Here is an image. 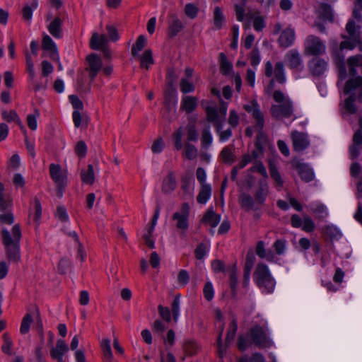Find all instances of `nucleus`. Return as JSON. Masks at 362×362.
Returning <instances> with one entry per match:
<instances>
[{
  "label": "nucleus",
  "mask_w": 362,
  "mask_h": 362,
  "mask_svg": "<svg viewBox=\"0 0 362 362\" xmlns=\"http://www.w3.org/2000/svg\"><path fill=\"white\" fill-rule=\"evenodd\" d=\"M1 234L7 259L11 262L18 264L21 260L20 240L21 230L19 225L16 224L13 226L11 234L6 228H2Z\"/></svg>",
  "instance_id": "nucleus-1"
},
{
  "label": "nucleus",
  "mask_w": 362,
  "mask_h": 362,
  "mask_svg": "<svg viewBox=\"0 0 362 362\" xmlns=\"http://www.w3.org/2000/svg\"><path fill=\"white\" fill-rule=\"evenodd\" d=\"M272 96L278 104L272 105L270 107L272 116L276 119L291 117L293 115V105L290 98L279 90H274Z\"/></svg>",
  "instance_id": "nucleus-2"
},
{
  "label": "nucleus",
  "mask_w": 362,
  "mask_h": 362,
  "mask_svg": "<svg viewBox=\"0 0 362 362\" xmlns=\"http://www.w3.org/2000/svg\"><path fill=\"white\" fill-rule=\"evenodd\" d=\"M254 281L259 288L264 289L267 293L274 291L275 281L265 264H257L254 272Z\"/></svg>",
  "instance_id": "nucleus-3"
},
{
  "label": "nucleus",
  "mask_w": 362,
  "mask_h": 362,
  "mask_svg": "<svg viewBox=\"0 0 362 362\" xmlns=\"http://www.w3.org/2000/svg\"><path fill=\"white\" fill-rule=\"evenodd\" d=\"M228 108V103L221 100L219 108L208 106L205 108L206 119L214 124L216 132L219 134L222 132L223 123L226 118Z\"/></svg>",
  "instance_id": "nucleus-4"
},
{
  "label": "nucleus",
  "mask_w": 362,
  "mask_h": 362,
  "mask_svg": "<svg viewBox=\"0 0 362 362\" xmlns=\"http://www.w3.org/2000/svg\"><path fill=\"white\" fill-rule=\"evenodd\" d=\"M190 208L187 203H183L180 209L172 216L175 226L181 234H184L189 228V217Z\"/></svg>",
  "instance_id": "nucleus-5"
},
{
  "label": "nucleus",
  "mask_w": 362,
  "mask_h": 362,
  "mask_svg": "<svg viewBox=\"0 0 362 362\" xmlns=\"http://www.w3.org/2000/svg\"><path fill=\"white\" fill-rule=\"evenodd\" d=\"M326 47L323 41L317 36L308 35L304 43V52L305 54L317 56L325 52Z\"/></svg>",
  "instance_id": "nucleus-6"
},
{
  "label": "nucleus",
  "mask_w": 362,
  "mask_h": 362,
  "mask_svg": "<svg viewBox=\"0 0 362 362\" xmlns=\"http://www.w3.org/2000/svg\"><path fill=\"white\" fill-rule=\"evenodd\" d=\"M250 339L254 344L259 348H267L272 345L265 328L255 325L250 329Z\"/></svg>",
  "instance_id": "nucleus-7"
},
{
  "label": "nucleus",
  "mask_w": 362,
  "mask_h": 362,
  "mask_svg": "<svg viewBox=\"0 0 362 362\" xmlns=\"http://www.w3.org/2000/svg\"><path fill=\"white\" fill-rule=\"evenodd\" d=\"M264 74L267 77H272L274 75L276 81L281 84L284 83L286 80L284 66L281 62H276L274 66L271 62H267L264 66Z\"/></svg>",
  "instance_id": "nucleus-8"
},
{
  "label": "nucleus",
  "mask_w": 362,
  "mask_h": 362,
  "mask_svg": "<svg viewBox=\"0 0 362 362\" xmlns=\"http://www.w3.org/2000/svg\"><path fill=\"white\" fill-rule=\"evenodd\" d=\"M86 70L88 72L90 81H93L98 71L102 69L103 62L100 57L95 53H92L86 57Z\"/></svg>",
  "instance_id": "nucleus-9"
},
{
  "label": "nucleus",
  "mask_w": 362,
  "mask_h": 362,
  "mask_svg": "<svg viewBox=\"0 0 362 362\" xmlns=\"http://www.w3.org/2000/svg\"><path fill=\"white\" fill-rule=\"evenodd\" d=\"M244 109L252 114L253 119L256 122V127L261 132L264 125V115L261 111L259 106L256 100L251 101L249 104L244 105Z\"/></svg>",
  "instance_id": "nucleus-10"
},
{
  "label": "nucleus",
  "mask_w": 362,
  "mask_h": 362,
  "mask_svg": "<svg viewBox=\"0 0 362 362\" xmlns=\"http://www.w3.org/2000/svg\"><path fill=\"white\" fill-rule=\"evenodd\" d=\"M49 175L55 185H67V173L59 165L51 163L49 166Z\"/></svg>",
  "instance_id": "nucleus-11"
},
{
  "label": "nucleus",
  "mask_w": 362,
  "mask_h": 362,
  "mask_svg": "<svg viewBox=\"0 0 362 362\" xmlns=\"http://www.w3.org/2000/svg\"><path fill=\"white\" fill-rule=\"evenodd\" d=\"M291 136L293 148L295 151H303L310 145V141L305 133L293 131L291 132Z\"/></svg>",
  "instance_id": "nucleus-12"
},
{
  "label": "nucleus",
  "mask_w": 362,
  "mask_h": 362,
  "mask_svg": "<svg viewBox=\"0 0 362 362\" xmlns=\"http://www.w3.org/2000/svg\"><path fill=\"white\" fill-rule=\"evenodd\" d=\"M285 61L288 66L293 70L300 71L303 68V62L298 50L291 49L285 55Z\"/></svg>",
  "instance_id": "nucleus-13"
},
{
  "label": "nucleus",
  "mask_w": 362,
  "mask_h": 362,
  "mask_svg": "<svg viewBox=\"0 0 362 362\" xmlns=\"http://www.w3.org/2000/svg\"><path fill=\"white\" fill-rule=\"evenodd\" d=\"M69 348L63 339H58L55 347L50 350V356L57 362H64L63 356L68 351Z\"/></svg>",
  "instance_id": "nucleus-14"
},
{
  "label": "nucleus",
  "mask_w": 362,
  "mask_h": 362,
  "mask_svg": "<svg viewBox=\"0 0 362 362\" xmlns=\"http://www.w3.org/2000/svg\"><path fill=\"white\" fill-rule=\"evenodd\" d=\"M308 67L313 76H320L325 71L327 62L320 58H313L309 62Z\"/></svg>",
  "instance_id": "nucleus-15"
},
{
  "label": "nucleus",
  "mask_w": 362,
  "mask_h": 362,
  "mask_svg": "<svg viewBox=\"0 0 362 362\" xmlns=\"http://www.w3.org/2000/svg\"><path fill=\"white\" fill-rule=\"evenodd\" d=\"M349 73L353 78L358 75V72L362 71V55H356L351 57L347 60Z\"/></svg>",
  "instance_id": "nucleus-16"
},
{
  "label": "nucleus",
  "mask_w": 362,
  "mask_h": 362,
  "mask_svg": "<svg viewBox=\"0 0 362 362\" xmlns=\"http://www.w3.org/2000/svg\"><path fill=\"white\" fill-rule=\"evenodd\" d=\"M42 47L44 50L50 52V58L54 61H59L57 48L52 39L47 34L43 35Z\"/></svg>",
  "instance_id": "nucleus-17"
},
{
  "label": "nucleus",
  "mask_w": 362,
  "mask_h": 362,
  "mask_svg": "<svg viewBox=\"0 0 362 362\" xmlns=\"http://www.w3.org/2000/svg\"><path fill=\"white\" fill-rule=\"evenodd\" d=\"M108 40L105 35L93 33L90 40V47L94 50L103 49L107 44Z\"/></svg>",
  "instance_id": "nucleus-18"
},
{
  "label": "nucleus",
  "mask_w": 362,
  "mask_h": 362,
  "mask_svg": "<svg viewBox=\"0 0 362 362\" xmlns=\"http://www.w3.org/2000/svg\"><path fill=\"white\" fill-rule=\"evenodd\" d=\"M63 21L59 17L54 18L47 25L49 33L55 38L60 39L63 36Z\"/></svg>",
  "instance_id": "nucleus-19"
},
{
  "label": "nucleus",
  "mask_w": 362,
  "mask_h": 362,
  "mask_svg": "<svg viewBox=\"0 0 362 362\" xmlns=\"http://www.w3.org/2000/svg\"><path fill=\"white\" fill-rule=\"evenodd\" d=\"M296 168L298 170V174L303 181L308 182L314 179V173L308 165L298 162L296 165Z\"/></svg>",
  "instance_id": "nucleus-20"
},
{
  "label": "nucleus",
  "mask_w": 362,
  "mask_h": 362,
  "mask_svg": "<svg viewBox=\"0 0 362 362\" xmlns=\"http://www.w3.org/2000/svg\"><path fill=\"white\" fill-rule=\"evenodd\" d=\"M198 99L194 96H185L182 99L180 109L185 111L187 113H191L197 107Z\"/></svg>",
  "instance_id": "nucleus-21"
},
{
  "label": "nucleus",
  "mask_w": 362,
  "mask_h": 362,
  "mask_svg": "<svg viewBox=\"0 0 362 362\" xmlns=\"http://www.w3.org/2000/svg\"><path fill=\"white\" fill-rule=\"evenodd\" d=\"M177 187L175 177L173 172H170L166 177L163 179L162 184V192L164 194L172 193Z\"/></svg>",
  "instance_id": "nucleus-22"
},
{
  "label": "nucleus",
  "mask_w": 362,
  "mask_h": 362,
  "mask_svg": "<svg viewBox=\"0 0 362 362\" xmlns=\"http://www.w3.org/2000/svg\"><path fill=\"white\" fill-rule=\"evenodd\" d=\"M294 40V30L291 28H286L281 33L279 39V42L281 47H288L293 44Z\"/></svg>",
  "instance_id": "nucleus-23"
},
{
  "label": "nucleus",
  "mask_w": 362,
  "mask_h": 362,
  "mask_svg": "<svg viewBox=\"0 0 362 362\" xmlns=\"http://www.w3.org/2000/svg\"><path fill=\"white\" fill-rule=\"evenodd\" d=\"M202 222L212 228L216 227L221 221V216L216 214L211 209H208L202 218Z\"/></svg>",
  "instance_id": "nucleus-24"
},
{
  "label": "nucleus",
  "mask_w": 362,
  "mask_h": 362,
  "mask_svg": "<svg viewBox=\"0 0 362 362\" xmlns=\"http://www.w3.org/2000/svg\"><path fill=\"white\" fill-rule=\"evenodd\" d=\"M2 117L4 119H5L8 122H14L16 123L18 127H20L21 130L23 132V134H25V127L23 124L22 122L21 121L18 114L14 110H11L9 112L8 111H3L2 113Z\"/></svg>",
  "instance_id": "nucleus-25"
},
{
  "label": "nucleus",
  "mask_w": 362,
  "mask_h": 362,
  "mask_svg": "<svg viewBox=\"0 0 362 362\" xmlns=\"http://www.w3.org/2000/svg\"><path fill=\"white\" fill-rule=\"evenodd\" d=\"M4 185L0 182V211H5L12 206V199L8 194L4 193Z\"/></svg>",
  "instance_id": "nucleus-26"
},
{
  "label": "nucleus",
  "mask_w": 362,
  "mask_h": 362,
  "mask_svg": "<svg viewBox=\"0 0 362 362\" xmlns=\"http://www.w3.org/2000/svg\"><path fill=\"white\" fill-rule=\"evenodd\" d=\"M246 17L250 20L253 19V28L256 31H262L265 27L264 18L257 15L255 12L248 11L246 13Z\"/></svg>",
  "instance_id": "nucleus-27"
},
{
  "label": "nucleus",
  "mask_w": 362,
  "mask_h": 362,
  "mask_svg": "<svg viewBox=\"0 0 362 362\" xmlns=\"http://www.w3.org/2000/svg\"><path fill=\"white\" fill-rule=\"evenodd\" d=\"M182 349L185 356H192L197 354L199 350V346L195 341L187 339L185 341L182 345Z\"/></svg>",
  "instance_id": "nucleus-28"
},
{
  "label": "nucleus",
  "mask_w": 362,
  "mask_h": 362,
  "mask_svg": "<svg viewBox=\"0 0 362 362\" xmlns=\"http://www.w3.org/2000/svg\"><path fill=\"white\" fill-rule=\"evenodd\" d=\"M269 173L271 177L275 182V187L278 191L281 190L284 185V180H282L276 165L272 163H269Z\"/></svg>",
  "instance_id": "nucleus-29"
},
{
  "label": "nucleus",
  "mask_w": 362,
  "mask_h": 362,
  "mask_svg": "<svg viewBox=\"0 0 362 362\" xmlns=\"http://www.w3.org/2000/svg\"><path fill=\"white\" fill-rule=\"evenodd\" d=\"M81 180L83 183L92 185L95 182V174L93 166L91 164L88 165L87 170H82L81 172Z\"/></svg>",
  "instance_id": "nucleus-30"
},
{
  "label": "nucleus",
  "mask_w": 362,
  "mask_h": 362,
  "mask_svg": "<svg viewBox=\"0 0 362 362\" xmlns=\"http://www.w3.org/2000/svg\"><path fill=\"white\" fill-rule=\"evenodd\" d=\"M268 193V186L265 181H260L259 188L257 190L255 198L257 202L262 204L264 203Z\"/></svg>",
  "instance_id": "nucleus-31"
},
{
  "label": "nucleus",
  "mask_w": 362,
  "mask_h": 362,
  "mask_svg": "<svg viewBox=\"0 0 362 362\" xmlns=\"http://www.w3.org/2000/svg\"><path fill=\"white\" fill-rule=\"evenodd\" d=\"M100 346L103 350L104 362H113V354L110 346V341L108 339H104L100 342Z\"/></svg>",
  "instance_id": "nucleus-32"
},
{
  "label": "nucleus",
  "mask_w": 362,
  "mask_h": 362,
  "mask_svg": "<svg viewBox=\"0 0 362 362\" xmlns=\"http://www.w3.org/2000/svg\"><path fill=\"white\" fill-rule=\"evenodd\" d=\"M319 17L325 21L332 22L334 16L331 6L326 4H322L318 9Z\"/></svg>",
  "instance_id": "nucleus-33"
},
{
  "label": "nucleus",
  "mask_w": 362,
  "mask_h": 362,
  "mask_svg": "<svg viewBox=\"0 0 362 362\" xmlns=\"http://www.w3.org/2000/svg\"><path fill=\"white\" fill-rule=\"evenodd\" d=\"M211 194V188L209 185L203 184L201 187L197 200L198 203L204 204L210 198Z\"/></svg>",
  "instance_id": "nucleus-34"
},
{
  "label": "nucleus",
  "mask_w": 362,
  "mask_h": 362,
  "mask_svg": "<svg viewBox=\"0 0 362 362\" xmlns=\"http://www.w3.org/2000/svg\"><path fill=\"white\" fill-rule=\"evenodd\" d=\"M147 42L146 38L144 35H139L132 48V55L134 57L139 56V52L141 51L146 46Z\"/></svg>",
  "instance_id": "nucleus-35"
},
{
  "label": "nucleus",
  "mask_w": 362,
  "mask_h": 362,
  "mask_svg": "<svg viewBox=\"0 0 362 362\" xmlns=\"http://www.w3.org/2000/svg\"><path fill=\"white\" fill-rule=\"evenodd\" d=\"M197 148L189 142H187L184 145L183 156L188 160H194L197 157Z\"/></svg>",
  "instance_id": "nucleus-36"
},
{
  "label": "nucleus",
  "mask_w": 362,
  "mask_h": 362,
  "mask_svg": "<svg viewBox=\"0 0 362 362\" xmlns=\"http://www.w3.org/2000/svg\"><path fill=\"white\" fill-rule=\"evenodd\" d=\"M153 54L151 49H146L140 57L141 67L148 69L149 66L154 63Z\"/></svg>",
  "instance_id": "nucleus-37"
},
{
  "label": "nucleus",
  "mask_w": 362,
  "mask_h": 362,
  "mask_svg": "<svg viewBox=\"0 0 362 362\" xmlns=\"http://www.w3.org/2000/svg\"><path fill=\"white\" fill-rule=\"evenodd\" d=\"M240 206L245 210H250L254 205V201L252 197L247 194L243 193L239 197Z\"/></svg>",
  "instance_id": "nucleus-38"
},
{
  "label": "nucleus",
  "mask_w": 362,
  "mask_h": 362,
  "mask_svg": "<svg viewBox=\"0 0 362 362\" xmlns=\"http://www.w3.org/2000/svg\"><path fill=\"white\" fill-rule=\"evenodd\" d=\"M154 231V228L152 227H147L145 229L144 233L143 234L142 238L144 240L147 247L150 249H153L155 247V242L153 239V233Z\"/></svg>",
  "instance_id": "nucleus-39"
},
{
  "label": "nucleus",
  "mask_w": 362,
  "mask_h": 362,
  "mask_svg": "<svg viewBox=\"0 0 362 362\" xmlns=\"http://www.w3.org/2000/svg\"><path fill=\"white\" fill-rule=\"evenodd\" d=\"M219 57L221 72L225 75H227L232 69V64L228 61L227 57L224 53H220Z\"/></svg>",
  "instance_id": "nucleus-40"
},
{
  "label": "nucleus",
  "mask_w": 362,
  "mask_h": 362,
  "mask_svg": "<svg viewBox=\"0 0 362 362\" xmlns=\"http://www.w3.org/2000/svg\"><path fill=\"white\" fill-rule=\"evenodd\" d=\"M37 6V1H34L31 6H29V5H25L23 8V11H22V15H23V19L28 22L29 23H30L31 20H32V17H33V9H35Z\"/></svg>",
  "instance_id": "nucleus-41"
},
{
  "label": "nucleus",
  "mask_w": 362,
  "mask_h": 362,
  "mask_svg": "<svg viewBox=\"0 0 362 362\" xmlns=\"http://www.w3.org/2000/svg\"><path fill=\"white\" fill-rule=\"evenodd\" d=\"M212 136L209 130V127L203 129L202 132L201 143L202 148L207 149L212 143Z\"/></svg>",
  "instance_id": "nucleus-42"
},
{
  "label": "nucleus",
  "mask_w": 362,
  "mask_h": 362,
  "mask_svg": "<svg viewBox=\"0 0 362 362\" xmlns=\"http://www.w3.org/2000/svg\"><path fill=\"white\" fill-rule=\"evenodd\" d=\"M220 156L224 163L228 164L233 163L235 160V156L233 153L232 148L229 146H226L223 148Z\"/></svg>",
  "instance_id": "nucleus-43"
},
{
  "label": "nucleus",
  "mask_w": 362,
  "mask_h": 362,
  "mask_svg": "<svg viewBox=\"0 0 362 362\" xmlns=\"http://www.w3.org/2000/svg\"><path fill=\"white\" fill-rule=\"evenodd\" d=\"M33 321V317L30 313H27L23 318L21 327L20 332L22 334H27L30 330V327L31 323Z\"/></svg>",
  "instance_id": "nucleus-44"
},
{
  "label": "nucleus",
  "mask_w": 362,
  "mask_h": 362,
  "mask_svg": "<svg viewBox=\"0 0 362 362\" xmlns=\"http://www.w3.org/2000/svg\"><path fill=\"white\" fill-rule=\"evenodd\" d=\"M238 329L237 322L235 319L229 325V328L227 332V336L226 338V344H229L233 340L236 331Z\"/></svg>",
  "instance_id": "nucleus-45"
},
{
  "label": "nucleus",
  "mask_w": 362,
  "mask_h": 362,
  "mask_svg": "<svg viewBox=\"0 0 362 362\" xmlns=\"http://www.w3.org/2000/svg\"><path fill=\"white\" fill-rule=\"evenodd\" d=\"M182 28V23L178 18H174L169 27V35L171 37L175 36Z\"/></svg>",
  "instance_id": "nucleus-46"
},
{
  "label": "nucleus",
  "mask_w": 362,
  "mask_h": 362,
  "mask_svg": "<svg viewBox=\"0 0 362 362\" xmlns=\"http://www.w3.org/2000/svg\"><path fill=\"white\" fill-rule=\"evenodd\" d=\"M180 86L182 93L184 94L193 92L195 89L191 80H188L187 78H182L180 80Z\"/></svg>",
  "instance_id": "nucleus-47"
},
{
  "label": "nucleus",
  "mask_w": 362,
  "mask_h": 362,
  "mask_svg": "<svg viewBox=\"0 0 362 362\" xmlns=\"http://www.w3.org/2000/svg\"><path fill=\"white\" fill-rule=\"evenodd\" d=\"M187 136L189 141H196L198 139L199 134L194 123H189L187 126Z\"/></svg>",
  "instance_id": "nucleus-48"
},
{
  "label": "nucleus",
  "mask_w": 362,
  "mask_h": 362,
  "mask_svg": "<svg viewBox=\"0 0 362 362\" xmlns=\"http://www.w3.org/2000/svg\"><path fill=\"white\" fill-rule=\"evenodd\" d=\"M214 22L215 26L220 29L224 22V16L219 7H216L214 12Z\"/></svg>",
  "instance_id": "nucleus-49"
},
{
  "label": "nucleus",
  "mask_w": 362,
  "mask_h": 362,
  "mask_svg": "<svg viewBox=\"0 0 362 362\" xmlns=\"http://www.w3.org/2000/svg\"><path fill=\"white\" fill-rule=\"evenodd\" d=\"M25 59L26 70L28 72L30 80H33L35 76L34 63L33 62L30 54L28 52H25Z\"/></svg>",
  "instance_id": "nucleus-50"
},
{
  "label": "nucleus",
  "mask_w": 362,
  "mask_h": 362,
  "mask_svg": "<svg viewBox=\"0 0 362 362\" xmlns=\"http://www.w3.org/2000/svg\"><path fill=\"white\" fill-rule=\"evenodd\" d=\"M302 229L308 233L313 232L315 228V225L312 218L308 215L303 216V222Z\"/></svg>",
  "instance_id": "nucleus-51"
},
{
  "label": "nucleus",
  "mask_w": 362,
  "mask_h": 362,
  "mask_svg": "<svg viewBox=\"0 0 362 362\" xmlns=\"http://www.w3.org/2000/svg\"><path fill=\"white\" fill-rule=\"evenodd\" d=\"M40 116V112L37 109H35L34 114L28 115L27 116V123L28 127L34 131L37 129V118Z\"/></svg>",
  "instance_id": "nucleus-52"
},
{
  "label": "nucleus",
  "mask_w": 362,
  "mask_h": 362,
  "mask_svg": "<svg viewBox=\"0 0 362 362\" xmlns=\"http://www.w3.org/2000/svg\"><path fill=\"white\" fill-rule=\"evenodd\" d=\"M14 222V217L10 209L2 211L0 214V223L11 225Z\"/></svg>",
  "instance_id": "nucleus-53"
},
{
  "label": "nucleus",
  "mask_w": 362,
  "mask_h": 362,
  "mask_svg": "<svg viewBox=\"0 0 362 362\" xmlns=\"http://www.w3.org/2000/svg\"><path fill=\"white\" fill-rule=\"evenodd\" d=\"M359 28H356L355 22L353 20H350L346 26V32L349 34L350 37L355 40H358L359 36L357 31Z\"/></svg>",
  "instance_id": "nucleus-54"
},
{
  "label": "nucleus",
  "mask_w": 362,
  "mask_h": 362,
  "mask_svg": "<svg viewBox=\"0 0 362 362\" xmlns=\"http://www.w3.org/2000/svg\"><path fill=\"white\" fill-rule=\"evenodd\" d=\"M203 293L204 298L207 301H211L214 298V289L213 288L212 284L210 281H207L204 286Z\"/></svg>",
  "instance_id": "nucleus-55"
},
{
  "label": "nucleus",
  "mask_w": 362,
  "mask_h": 362,
  "mask_svg": "<svg viewBox=\"0 0 362 362\" xmlns=\"http://www.w3.org/2000/svg\"><path fill=\"white\" fill-rule=\"evenodd\" d=\"M286 241L284 239H279L276 240L273 245L275 253L278 255H282L286 251Z\"/></svg>",
  "instance_id": "nucleus-56"
},
{
  "label": "nucleus",
  "mask_w": 362,
  "mask_h": 362,
  "mask_svg": "<svg viewBox=\"0 0 362 362\" xmlns=\"http://www.w3.org/2000/svg\"><path fill=\"white\" fill-rule=\"evenodd\" d=\"M4 344L2 345V351L6 354H11V347L13 345L12 340L8 334H3Z\"/></svg>",
  "instance_id": "nucleus-57"
},
{
  "label": "nucleus",
  "mask_w": 362,
  "mask_h": 362,
  "mask_svg": "<svg viewBox=\"0 0 362 362\" xmlns=\"http://www.w3.org/2000/svg\"><path fill=\"white\" fill-rule=\"evenodd\" d=\"M255 261V257L252 252H248L246 255L244 273H250Z\"/></svg>",
  "instance_id": "nucleus-58"
},
{
  "label": "nucleus",
  "mask_w": 362,
  "mask_h": 362,
  "mask_svg": "<svg viewBox=\"0 0 362 362\" xmlns=\"http://www.w3.org/2000/svg\"><path fill=\"white\" fill-rule=\"evenodd\" d=\"M173 138L175 141V148L177 150H180L183 147L182 144V129L180 127L177 129L173 134Z\"/></svg>",
  "instance_id": "nucleus-59"
},
{
  "label": "nucleus",
  "mask_w": 362,
  "mask_h": 362,
  "mask_svg": "<svg viewBox=\"0 0 362 362\" xmlns=\"http://www.w3.org/2000/svg\"><path fill=\"white\" fill-rule=\"evenodd\" d=\"M199 11V8L197 6L194 5L193 4H187L185 7V14L190 18H194L197 17Z\"/></svg>",
  "instance_id": "nucleus-60"
},
{
  "label": "nucleus",
  "mask_w": 362,
  "mask_h": 362,
  "mask_svg": "<svg viewBox=\"0 0 362 362\" xmlns=\"http://www.w3.org/2000/svg\"><path fill=\"white\" fill-rule=\"evenodd\" d=\"M239 362H265V359L262 354L255 353L250 357L244 356L241 358Z\"/></svg>",
  "instance_id": "nucleus-61"
},
{
  "label": "nucleus",
  "mask_w": 362,
  "mask_h": 362,
  "mask_svg": "<svg viewBox=\"0 0 362 362\" xmlns=\"http://www.w3.org/2000/svg\"><path fill=\"white\" fill-rule=\"evenodd\" d=\"M189 281V275L186 270L182 269L177 275V282L180 286H186Z\"/></svg>",
  "instance_id": "nucleus-62"
},
{
  "label": "nucleus",
  "mask_w": 362,
  "mask_h": 362,
  "mask_svg": "<svg viewBox=\"0 0 362 362\" xmlns=\"http://www.w3.org/2000/svg\"><path fill=\"white\" fill-rule=\"evenodd\" d=\"M355 96L354 95H350L346 99L344 102V107L349 113H355L356 108L354 105Z\"/></svg>",
  "instance_id": "nucleus-63"
},
{
  "label": "nucleus",
  "mask_w": 362,
  "mask_h": 362,
  "mask_svg": "<svg viewBox=\"0 0 362 362\" xmlns=\"http://www.w3.org/2000/svg\"><path fill=\"white\" fill-rule=\"evenodd\" d=\"M75 152L80 158L86 156L87 153V146L84 141H79L77 142L75 147Z\"/></svg>",
  "instance_id": "nucleus-64"
}]
</instances>
